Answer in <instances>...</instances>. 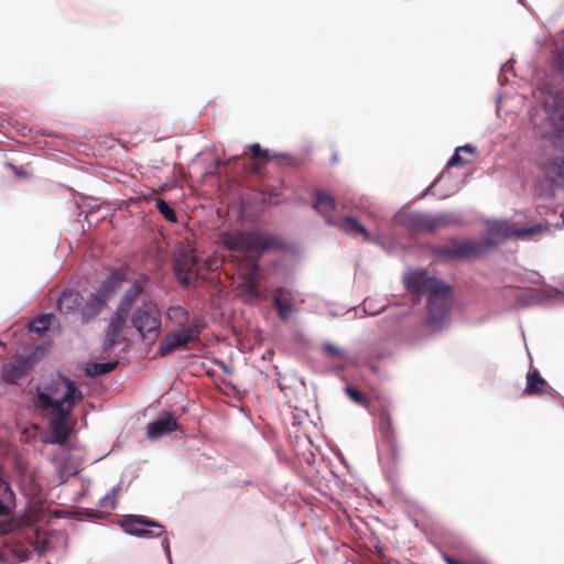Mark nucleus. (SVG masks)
Instances as JSON below:
<instances>
[{
	"label": "nucleus",
	"mask_w": 564,
	"mask_h": 564,
	"mask_svg": "<svg viewBox=\"0 0 564 564\" xmlns=\"http://www.w3.org/2000/svg\"><path fill=\"white\" fill-rule=\"evenodd\" d=\"M83 398L84 394L76 383L61 375L36 387L32 406L47 422L48 443L64 445L68 441L75 425L72 414Z\"/></svg>",
	"instance_id": "f257e3e1"
},
{
	"label": "nucleus",
	"mask_w": 564,
	"mask_h": 564,
	"mask_svg": "<svg viewBox=\"0 0 564 564\" xmlns=\"http://www.w3.org/2000/svg\"><path fill=\"white\" fill-rule=\"evenodd\" d=\"M405 288L419 295H427V325L437 330L442 328L449 316L453 303V292L445 282L430 276L426 271L412 272L403 279Z\"/></svg>",
	"instance_id": "f03ea898"
},
{
	"label": "nucleus",
	"mask_w": 564,
	"mask_h": 564,
	"mask_svg": "<svg viewBox=\"0 0 564 564\" xmlns=\"http://www.w3.org/2000/svg\"><path fill=\"white\" fill-rule=\"evenodd\" d=\"M217 243L229 251L258 256L276 247L278 241L274 237L258 230H236L220 232Z\"/></svg>",
	"instance_id": "7ed1b4c3"
},
{
	"label": "nucleus",
	"mask_w": 564,
	"mask_h": 564,
	"mask_svg": "<svg viewBox=\"0 0 564 564\" xmlns=\"http://www.w3.org/2000/svg\"><path fill=\"white\" fill-rule=\"evenodd\" d=\"M130 321L143 340L154 341L161 333V311L153 301H145L135 306Z\"/></svg>",
	"instance_id": "20e7f679"
},
{
	"label": "nucleus",
	"mask_w": 564,
	"mask_h": 564,
	"mask_svg": "<svg viewBox=\"0 0 564 564\" xmlns=\"http://www.w3.org/2000/svg\"><path fill=\"white\" fill-rule=\"evenodd\" d=\"M549 230V225L536 224L530 227L516 228L508 220H492L487 224L488 238L481 240L482 242H489L487 249L497 246L499 242L505 241L509 238H516L525 240L534 237L535 235L545 232Z\"/></svg>",
	"instance_id": "39448f33"
},
{
	"label": "nucleus",
	"mask_w": 564,
	"mask_h": 564,
	"mask_svg": "<svg viewBox=\"0 0 564 564\" xmlns=\"http://www.w3.org/2000/svg\"><path fill=\"white\" fill-rule=\"evenodd\" d=\"M405 221L411 231L430 234L462 224L459 215L454 213H441L436 215L413 213L406 217Z\"/></svg>",
	"instance_id": "423d86ee"
},
{
	"label": "nucleus",
	"mask_w": 564,
	"mask_h": 564,
	"mask_svg": "<svg viewBox=\"0 0 564 564\" xmlns=\"http://www.w3.org/2000/svg\"><path fill=\"white\" fill-rule=\"evenodd\" d=\"M490 242L491 241L482 242L471 239L463 241L454 240L448 245L436 247L433 253L445 261L468 259L482 254Z\"/></svg>",
	"instance_id": "0eeeda50"
},
{
	"label": "nucleus",
	"mask_w": 564,
	"mask_h": 564,
	"mask_svg": "<svg viewBox=\"0 0 564 564\" xmlns=\"http://www.w3.org/2000/svg\"><path fill=\"white\" fill-rule=\"evenodd\" d=\"M202 330L197 327L188 326L183 329H172L167 332L160 340L158 354L160 357H165L173 351L186 348L188 344L198 340Z\"/></svg>",
	"instance_id": "6e6552de"
},
{
	"label": "nucleus",
	"mask_w": 564,
	"mask_h": 564,
	"mask_svg": "<svg viewBox=\"0 0 564 564\" xmlns=\"http://www.w3.org/2000/svg\"><path fill=\"white\" fill-rule=\"evenodd\" d=\"M120 525L130 535L139 538H159L164 533V527L143 516L128 514L122 518Z\"/></svg>",
	"instance_id": "1a4fd4ad"
},
{
	"label": "nucleus",
	"mask_w": 564,
	"mask_h": 564,
	"mask_svg": "<svg viewBox=\"0 0 564 564\" xmlns=\"http://www.w3.org/2000/svg\"><path fill=\"white\" fill-rule=\"evenodd\" d=\"M535 165L551 187L564 188V155H543Z\"/></svg>",
	"instance_id": "9d476101"
},
{
	"label": "nucleus",
	"mask_w": 564,
	"mask_h": 564,
	"mask_svg": "<svg viewBox=\"0 0 564 564\" xmlns=\"http://www.w3.org/2000/svg\"><path fill=\"white\" fill-rule=\"evenodd\" d=\"M174 271L182 284H192L198 278V261L189 252H182L174 260Z\"/></svg>",
	"instance_id": "9b49d317"
},
{
	"label": "nucleus",
	"mask_w": 564,
	"mask_h": 564,
	"mask_svg": "<svg viewBox=\"0 0 564 564\" xmlns=\"http://www.w3.org/2000/svg\"><path fill=\"white\" fill-rule=\"evenodd\" d=\"M544 110L552 127L564 139V96L551 95L544 102Z\"/></svg>",
	"instance_id": "f8f14e48"
},
{
	"label": "nucleus",
	"mask_w": 564,
	"mask_h": 564,
	"mask_svg": "<svg viewBox=\"0 0 564 564\" xmlns=\"http://www.w3.org/2000/svg\"><path fill=\"white\" fill-rule=\"evenodd\" d=\"M129 314L120 310H116L110 318L107 327L104 347L105 350L112 349L122 339V332L127 325Z\"/></svg>",
	"instance_id": "ddd939ff"
},
{
	"label": "nucleus",
	"mask_w": 564,
	"mask_h": 564,
	"mask_svg": "<svg viewBox=\"0 0 564 564\" xmlns=\"http://www.w3.org/2000/svg\"><path fill=\"white\" fill-rule=\"evenodd\" d=\"M167 321L176 328L183 329L188 326H195L202 330L204 323L198 318H192L189 312L181 305H172L166 310Z\"/></svg>",
	"instance_id": "4468645a"
},
{
	"label": "nucleus",
	"mask_w": 564,
	"mask_h": 564,
	"mask_svg": "<svg viewBox=\"0 0 564 564\" xmlns=\"http://www.w3.org/2000/svg\"><path fill=\"white\" fill-rule=\"evenodd\" d=\"M34 362L30 358H19L3 368V379L9 383L18 384L32 370Z\"/></svg>",
	"instance_id": "2eb2a0df"
},
{
	"label": "nucleus",
	"mask_w": 564,
	"mask_h": 564,
	"mask_svg": "<svg viewBox=\"0 0 564 564\" xmlns=\"http://www.w3.org/2000/svg\"><path fill=\"white\" fill-rule=\"evenodd\" d=\"M294 294L291 290L279 288L273 295V305L276 310L278 316L286 321L294 312Z\"/></svg>",
	"instance_id": "dca6fc26"
},
{
	"label": "nucleus",
	"mask_w": 564,
	"mask_h": 564,
	"mask_svg": "<svg viewBox=\"0 0 564 564\" xmlns=\"http://www.w3.org/2000/svg\"><path fill=\"white\" fill-rule=\"evenodd\" d=\"M379 432L384 443L390 447L393 456L398 455L399 448L397 443L395 432L392 425V419L387 409H382L379 413Z\"/></svg>",
	"instance_id": "f3484780"
},
{
	"label": "nucleus",
	"mask_w": 564,
	"mask_h": 564,
	"mask_svg": "<svg viewBox=\"0 0 564 564\" xmlns=\"http://www.w3.org/2000/svg\"><path fill=\"white\" fill-rule=\"evenodd\" d=\"M314 208L324 217L328 225L334 226L338 218L332 216L336 208L335 199L325 192L317 191L314 195Z\"/></svg>",
	"instance_id": "a211bd4d"
},
{
	"label": "nucleus",
	"mask_w": 564,
	"mask_h": 564,
	"mask_svg": "<svg viewBox=\"0 0 564 564\" xmlns=\"http://www.w3.org/2000/svg\"><path fill=\"white\" fill-rule=\"evenodd\" d=\"M334 227H337L351 237L362 236L365 241L371 240L369 231L355 217L346 216L344 218H338L334 224Z\"/></svg>",
	"instance_id": "6ab92c4d"
},
{
	"label": "nucleus",
	"mask_w": 564,
	"mask_h": 564,
	"mask_svg": "<svg viewBox=\"0 0 564 564\" xmlns=\"http://www.w3.org/2000/svg\"><path fill=\"white\" fill-rule=\"evenodd\" d=\"M106 304L107 299H105L104 295L98 293L91 294L80 308L82 322L88 323L89 321L95 318L97 315L100 314Z\"/></svg>",
	"instance_id": "aec40b11"
},
{
	"label": "nucleus",
	"mask_w": 564,
	"mask_h": 564,
	"mask_svg": "<svg viewBox=\"0 0 564 564\" xmlns=\"http://www.w3.org/2000/svg\"><path fill=\"white\" fill-rule=\"evenodd\" d=\"M177 427L176 420L170 413H165L148 425L147 434L149 437H159L177 430Z\"/></svg>",
	"instance_id": "412c9836"
},
{
	"label": "nucleus",
	"mask_w": 564,
	"mask_h": 564,
	"mask_svg": "<svg viewBox=\"0 0 564 564\" xmlns=\"http://www.w3.org/2000/svg\"><path fill=\"white\" fill-rule=\"evenodd\" d=\"M82 295L75 290H65L57 300V308L63 314H69L77 310Z\"/></svg>",
	"instance_id": "4be33fe9"
},
{
	"label": "nucleus",
	"mask_w": 564,
	"mask_h": 564,
	"mask_svg": "<svg viewBox=\"0 0 564 564\" xmlns=\"http://www.w3.org/2000/svg\"><path fill=\"white\" fill-rule=\"evenodd\" d=\"M142 293L143 285L141 284V282H133V284L123 294L117 308L129 314L130 311L132 310L133 304Z\"/></svg>",
	"instance_id": "5701e85b"
},
{
	"label": "nucleus",
	"mask_w": 564,
	"mask_h": 564,
	"mask_svg": "<svg viewBox=\"0 0 564 564\" xmlns=\"http://www.w3.org/2000/svg\"><path fill=\"white\" fill-rule=\"evenodd\" d=\"M547 383L542 378L540 372L534 369L533 371L529 372L527 376V386L524 389V393L527 395H536L545 392Z\"/></svg>",
	"instance_id": "b1692460"
},
{
	"label": "nucleus",
	"mask_w": 564,
	"mask_h": 564,
	"mask_svg": "<svg viewBox=\"0 0 564 564\" xmlns=\"http://www.w3.org/2000/svg\"><path fill=\"white\" fill-rule=\"evenodd\" d=\"M251 159L254 160L252 164V172L258 174L261 172L263 166L269 162L270 155L267 150H263L259 143H252L249 145Z\"/></svg>",
	"instance_id": "393cba45"
},
{
	"label": "nucleus",
	"mask_w": 564,
	"mask_h": 564,
	"mask_svg": "<svg viewBox=\"0 0 564 564\" xmlns=\"http://www.w3.org/2000/svg\"><path fill=\"white\" fill-rule=\"evenodd\" d=\"M258 274V265L253 264L252 269L246 274L243 281V295L249 299H259L260 291L258 284L256 283Z\"/></svg>",
	"instance_id": "a878e982"
},
{
	"label": "nucleus",
	"mask_w": 564,
	"mask_h": 564,
	"mask_svg": "<svg viewBox=\"0 0 564 564\" xmlns=\"http://www.w3.org/2000/svg\"><path fill=\"white\" fill-rule=\"evenodd\" d=\"M54 321L55 316L53 314L40 315L31 322L30 330L43 336L50 329Z\"/></svg>",
	"instance_id": "bb28decb"
},
{
	"label": "nucleus",
	"mask_w": 564,
	"mask_h": 564,
	"mask_svg": "<svg viewBox=\"0 0 564 564\" xmlns=\"http://www.w3.org/2000/svg\"><path fill=\"white\" fill-rule=\"evenodd\" d=\"M122 279L121 273H113L101 283L97 293L104 295L108 301L111 293L120 285Z\"/></svg>",
	"instance_id": "cd10ccee"
},
{
	"label": "nucleus",
	"mask_w": 564,
	"mask_h": 564,
	"mask_svg": "<svg viewBox=\"0 0 564 564\" xmlns=\"http://www.w3.org/2000/svg\"><path fill=\"white\" fill-rule=\"evenodd\" d=\"M321 349L329 359L344 360L346 359V351L341 347L333 343H323Z\"/></svg>",
	"instance_id": "c85d7f7f"
},
{
	"label": "nucleus",
	"mask_w": 564,
	"mask_h": 564,
	"mask_svg": "<svg viewBox=\"0 0 564 564\" xmlns=\"http://www.w3.org/2000/svg\"><path fill=\"white\" fill-rule=\"evenodd\" d=\"M345 393L348 395V398L354 401L355 403H357L358 405H361L364 408H368L369 404H370V400L368 399V397L362 393L361 391H359L358 389L351 387V386H346L345 387Z\"/></svg>",
	"instance_id": "c756f323"
},
{
	"label": "nucleus",
	"mask_w": 564,
	"mask_h": 564,
	"mask_svg": "<svg viewBox=\"0 0 564 564\" xmlns=\"http://www.w3.org/2000/svg\"><path fill=\"white\" fill-rule=\"evenodd\" d=\"M155 206L158 208V210L161 213V215L169 221L171 223H176L177 221V217H176V214L174 212V209L172 207L169 206V204L162 199V198H156L155 199Z\"/></svg>",
	"instance_id": "7c9ffc66"
},
{
	"label": "nucleus",
	"mask_w": 564,
	"mask_h": 564,
	"mask_svg": "<svg viewBox=\"0 0 564 564\" xmlns=\"http://www.w3.org/2000/svg\"><path fill=\"white\" fill-rule=\"evenodd\" d=\"M119 490H120V488L118 486L113 487L110 490V492H108L105 497H102L99 500L98 506L102 509H109V510L115 509L116 508V499H117Z\"/></svg>",
	"instance_id": "2f4dec72"
},
{
	"label": "nucleus",
	"mask_w": 564,
	"mask_h": 564,
	"mask_svg": "<svg viewBox=\"0 0 564 564\" xmlns=\"http://www.w3.org/2000/svg\"><path fill=\"white\" fill-rule=\"evenodd\" d=\"M116 365V362H96L93 364L91 368L89 369V373L91 376H101L112 371Z\"/></svg>",
	"instance_id": "473e14b6"
},
{
	"label": "nucleus",
	"mask_w": 564,
	"mask_h": 564,
	"mask_svg": "<svg viewBox=\"0 0 564 564\" xmlns=\"http://www.w3.org/2000/svg\"><path fill=\"white\" fill-rule=\"evenodd\" d=\"M462 151L473 153L474 149L470 145H464V147L457 148L455 154L449 159L447 166H459L465 163L463 158L459 154Z\"/></svg>",
	"instance_id": "72a5a7b5"
},
{
	"label": "nucleus",
	"mask_w": 564,
	"mask_h": 564,
	"mask_svg": "<svg viewBox=\"0 0 564 564\" xmlns=\"http://www.w3.org/2000/svg\"><path fill=\"white\" fill-rule=\"evenodd\" d=\"M552 68L557 73L564 74V43L552 58Z\"/></svg>",
	"instance_id": "f704fd0d"
},
{
	"label": "nucleus",
	"mask_w": 564,
	"mask_h": 564,
	"mask_svg": "<svg viewBox=\"0 0 564 564\" xmlns=\"http://www.w3.org/2000/svg\"><path fill=\"white\" fill-rule=\"evenodd\" d=\"M10 513H11V509H10V507H8L7 505H4V503L0 500V517L9 516Z\"/></svg>",
	"instance_id": "c9c22d12"
},
{
	"label": "nucleus",
	"mask_w": 564,
	"mask_h": 564,
	"mask_svg": "<svg viewBox=\"0 0 564 564\" xmlns=\"http://www.w3.org/2000/svg\"><path fill=\"white\" fill-rule=\"evenodd\" d=\"M1 489H3V491L6 494H8L10 498L14 497L13 491L11 490L10 486L6 481H2V484L0 485V490Z\"/></svg>",
	"instance_id": "e433bc0d"
},
{
	"label": "nucleus",
	"mask_w": 564,
	"mask_h": 564,
	"mask_svg": "<svg viewBox=\"0 0 564 564\" xmlns=\"http://www.w3.org/2000/svg\"><path fill=\"white\" fill-rule=\"evenodd\" d=\"M10 523H4L0 527V533L4 534V533H8L10 531Z\"/></svg>",
	"instance_id": "4c0bfd02"
},
{
	"label": "nucleus",
	"mask_w": 564,
	"mask_h": 564,
	"mask_svg": "<svg viewBox=\"0 0 564 564\" xmlns=\"http://www.w3.org/2000/svg\"><path fill=\"white\" fill-rule=\"evenodd\" d=\"M237 159H238V156H232L231 159H229L227 162H224L223 164H224V165L230 164V163H232V162H236V161H237Z\"/></svg>",
	"instance_id": "58836bf2"
},
{
	"label": "nucleus",
	"mask_w": 564,
	"mask_h": 564,
	"mask_svg": "<svg viewBox=\"0 0 564 564\" xmlns=\"http://www.w3.org/2000/svg\"><path fill=\"white\" fill-rule=\"evenodd\" d=\"M95 513L94 510H89V512H87L88 516H93Z\"/></svg>",
	"instance_id": "ea45409f"
},
{
	"label": "nucleus",
	"mask_w": 564,
	"mask_h": 564,
	"mask_svg": "<svg viewBox=\"0 0 564 564\" xmlns=\"http://www.w3.org/2000/svg\"><path fill=\"white\" fill-rule=\"evenodd\" d=\"M221 162L220 161H216V165L217 167L220 166Z\"/></svg>",
	"instance_id": "a19ab883"
}]
</instances>
